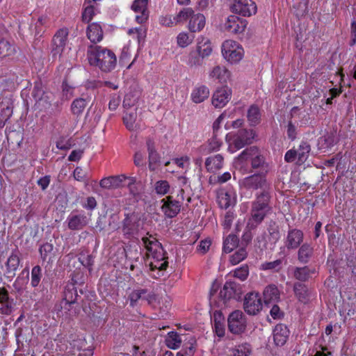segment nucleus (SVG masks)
<instances>
[{"mask_svg": "<svg viewBox=\"0 0 356 356\" xmlns=\"http://www.w3.org/2000/svg\"><path fill=\"white\" fill-rule=\"evenodd\" d=\"M231 8L234 13L245 17L254 15L257 12V6L252 0H234Z\"/></svg>", "mask_w": 356, "mask_h": 356, "instance_id": "2eb2a0df", "label": "nucleus"}, {"mask_svg": "<svg viewBox=\"0 0 356 356\" xmlns=\"http://www.w3.org/2000/svg\"><path fill=\"white\" fill-rule=\"evenodd\" d=\"M293 291L296 298L300 302L303 303L308 302L310 297V292L306 285L300 282L295 283Z\"/></svg>", "mask_w": 356, "mask_h": 356, "instance_id": "72a5a7b5", "label": "nucleus"}, {"mask_svg": "<svg viewBox=\"0 0 356 356\" xmlns=\"http://www.w3.org/2000/svg\"><path fill=\"white\" fill-rule=\"evenodd\" d=\"M223 163L224 158L220 154L209 156L205 160V167L209 172H216L220 170L223 166Z\"/></svg>", "mask_w": 356, "mask_h": 356, "instance_id": "cd10ccee", "label": "nucleus"}, {"mask_svg": "<svg viewBox=\"0 0 356 356\" xmlns=\"http://www.w3.org/2000/svg\"><path fill=\"white\" fill-rule=\"evenodd\" d=\"M147 2L148 0H135L131 6L134 12L140 13L136 16V20L139 24L145 22L148 19Z\"/></svg>", "mask_w": 356, "mask_h": 356, "instance_id": "412c9836", "label": "nucleus"}, {"mask_svg": "<svg viewBox=\"0 0 356 356\" xmlns=\"http://www.w3.org/2000/svg\"><path fill=\"white\" fill-rule=\"evenodd\" d=\"M261 112L259 107L254 104L251 105L248 110L247 118L250 125L255 126L260 122Z\"/></svg>", "mask_w": 356, "mask_h": 356, "instance_id": "e433bc0d", "label": "nucleus"}, {"mask_svg": "<svg viewBox=\"0 0 356 356\" xmlns=\"http://www.w3.org/2000/svg\"><path fill=\"white\" fill-rule=\"evenodd\" d=\"M39 252L40 253L41 259L44 261H52L55 257L54 245L53 244L48 242L44 243L40 247Z\"/></svg>", "mask_w": 356, "mask_h": 356, "instance_id": "f704fd0d", "label": "nucleus"}, {"mask_svg": "<svg viewBox=\"0 0 356 356\" xmlns=\"http://www.w3.org/2000/svg\"><path fill=\"white\" fill-rule=\"evenodd\" d=\"M127 33L129 35L132 36L134 39L137 40L140 44V42H144L146 37L147 31L143 27H139L130 29Z\"/></svg>", "mask_w": 356, "mask_h": 356, "instance_id": "49530a36", "label": "nucleus"}, {"mask_svg": "<svg viewBox=\"0 0 356 356\" xmlns=\"http://www.w3.org/2000/svg\"><path fill=\"white\" fill-rule=\"evenodd\" d=\"M88 58L91 65L97 66L104 72L113 70L117 62L115 54L101 46L91 47L88 51Z\"/></svg>", "mask_w": 356, "mask_h": 356, "instance_id": "7ed1b4c3", "label": "nucleus"}, {"mask_svg": "<svg viewBox=\"0 0 356 356\" xmlns=\"http://www.w3.org/2000/svg\"><path fill=\"white\" fill-rule=\"evenodd\" d=\"M222 144V138L220 137V134L213 133L212 138L208 141V144L202 145L200 150L202 154H209L219 150Z\"/></svg>", "mask_w": 356, "mask_h": 356, "instance_id": "a878e982", "label": "nucleus"}, {"mask_svg": "<svg viewBox=\"0 0 356 356\" xmlns=\"http://www.w3.org/2000/svg\"><path fill=\"white\" fill-rule=\"evenodd\" d=\"M232 90L227 86L217 89L212 96V104L216 108L224 107L231 99Z\"/></svg>", "mask_w": 356, "mask_h": 356, "instance_id": "f3484780", "label": "nucleus"}, {"mask_svg": "<svg viewBox=\"0 0 356 356\" xmlns=\"http://www.w3.org/2000/svg\"><path fill=\"white\" fill-rule=\"evenodd\" d=\"M238 238L234 234H229L223 241L222 250L225 253L231 252L238 245Z\"/></svg>", "mask_w": 356, "mask_h": 356, "instance_id": "4c0bfd02", "label": "nucleus"}, {"mask_svg": "<svg viewBox=\"0 0 356 356\" xmlns=\"http://www.w3.org/2000/svg\"><path fill=\"white\" fill-rule=\"evenodd\" d=\"M222 54L227 61L236 63L242 59L244 51L236 42L228 40L222 45Z\"/></svg>", "mask_w": 356, "mask_h": 356, "instance_id": "1a4fd4ad", "label": "nucleus"}, {"mask_svg": "<svg viewBox=\"0 0 356 356\" xmlns=\"http://www.w3.org/2000/svg\"><path fill=\"white\" fill-rule=\"evenodd\" d=\"M68 227L71 230H80L88 223V218L83 213H71L67 218Z\"/></svg>", "mask_w": 356, "mask_h": 356, "instance_id": "5701e85b", "label": "nucleus"}, {"mask_svg": "<svg viewBox=\"0 0 356 356\" xmlns=\"http://www.w3.org/2000/svg\"><path fill=\"white\" fill-rule=\"evenodd\" d=\"M160 156L157 152H148L149 168L154 171L156 164L159 162Z\"/></svg>", "mask_w": 356, "mask_h": 356, "instance_id": "680f3d73", "label": "nucleus"}, {"mask_svg": "<svg viewBox=\"0 0 356 356\" xmlns=\"http://www.w3.org/2000/svg\"><path fill=\"white\" fill-rule=\"evenodd\" d=\"M42 277V268L39 266H34L31 270V285L36 287L39 285Z\"/></svg>", "mask_w": 356, "mask_h": 356, "instance_id": "603ef678", "label": "nucleus"}, {"mask_svg": "<svg viewBox=\"0 0 356 356\" xmlns=\"http://www.w3.org/2000/svg\"><path fill=\"white\" fill-rule=\"evenodd\" d=\"M0 314L3 315H10L14 310L15 302L13 300L0 302Z\"/></svg>", "mask_w": 356, "mask_h": 356, "instance_id": "4d7b16f0", "label": "nucleus"}, {"mask_svg": "<svg viewBox=\"0 0 356 356\" xmlns=\"http://www.w3.org/2000/svg\"><path fill=\"white\" fill-rule=\"evenodd\" d=\"M209 77L217 79L220 83H225L229 77V73L224 66L217 65L209 72Z\"/></svg>", "mask_w": 356, "mask_h": 356, "instance_id": "2f4dec72", "label": "nucleus"}, {"mask_svg": "<svg viewBox=\"0 0 356 356\" xmlns=\"http://www.w3.org/2000/svg\"><path fill=\"white\" fill-rule=\"evenodd\" d=\"M273 212L271 195L266 194H255L254 200L251 202L250 217L248 220L247 227L254 229Z\"/></svg>", "mask_w": 356, "mask_h": 356, "instance_id": "f257e3e1", "label": "nucleus"}, {"mask_svg": "<svg viewBox=\"0 0 356 356\" xmlns=\"http://www.w3.org/2000/svg\"><path fill=\"white\" fill-rule=\"evenodd\" d=\"M87 37L92 43H97L103 39V31L100 24L92 23L88 26Z\"/></svg>", "mask_w": 356, "mask_h": 356, "instance_id": "bb28decb", "label": "nucleus"}, {"mask_svg": "<svg viewBox=\"0 0 356 356\" xmlns=\"http://www.w3.org/2000/svg\"><path fill=\"white\" fill-rule=\"evenodd\" d=\"M219 285L213 282L209 293V301L216 307L222 308L226 306L227 302L231 299L235 298L236 293V284L234 282H226L223 287L217 294Z\"/></svg>", "mask_w": 356, "mask_h": 356, "instance_id": "39448f33", "label": "nucleus"}, {"mask_svg": "<svg viewBox=\"0 0 356 356\" xmlns=\"http://www.w3.org/2000/svg\"><path fill=\"white\" fill-rule=\"evenodd\" d=\"M127 179V177L124 175L111 176L101 179L99 185L106 189L118 188L125 186Z\"/></svg>", "mask_w": 356, "mask_h": 356, "instance_id": "a211bd4d", "label": "nucleus"}, {"mask_svg": "<svg viewBox=\"0 0 356 356\" xmlns=\"http://www.w3.org/2000/svg\"><path fill=\"white\" fill-rule=\"evenodd\" d=\"M141 227L140 216L138 213L132 212L125 214L122 222V232L127 238L134 237Z\"/></svg>", "mask_w": 356, "mask_h": 356, "instance_id": "6e6552de", "label": "nucleus"}, {"mask_svg": "<svg viewBox=\"0 0 356 356\" xmlns=\"http://www.w3.org/2000/svg\"><path fill=\"white\" fill-rule=\"evenodd\" d=\"M265 172L257 173L245 177L241 181L243 186L247 189L258 191L255 194L265 193L270 195L271 184L266 179Z\"/></svg>", "mask_w": 356, "mask_h": 356, "instance_id": "423d86ee", "label": "nucleus"}, {"mask_svg": "<svg viewBox=\"0 0 356 356\" xmlns=\"http://www.w3.org/2000/svg\"><path fill=\"white\" fill-rule=\"evenodd\" d=\"M98 12V9L93 4H88L82 13V19L83 22L88 23L92 20L93 16Z\"/></svg>", "mask_w": 356, "mask_h": 356, "instance_id": "8fccbe9b", "label": "nucleus"}, {"mask_svg": "<svg viewBox=\"0 0 356 356\" xmlns=\"http://www.w3.org/2000/svg\"><path fill=\"white\" fill-rule=\"evenodd\" d=\"M73 175L74 179L79 181H85L87 178V173L81 167L75 168Z\"/></svg>", "mask_w": 356, "mask_h": 356, "instance_id": "338daca9", "label": "nucleus"}, {"mask_svg": "<svg viewBox=\"0 0 356 356\" xmlns=\"http://www.w3.org/2000/svg\"><path fill=\"white\" fill-rule=\"evenodd\" d=\"M86 101L83 98L74 99L71 105V110L74 115L79 116L82 114L86 106Z\"/></svg>", "mask_w": 356, "mask_h": 356, "instance_id": "79ce46f5", "label": "nucleus"}, {"mask_svg": "<svg viewBox=\"0 0 356 356\" xmlns=\"http://www.w3.org/2000/svg\"><path fill=\"white\" fill-rule=\"evenodd\" d=\"M213 49L210 40L203 36L197 39L196 50L192 51L188 57V63L192 66L201 65L202 60L209 56Z\"/></svg>", "mask_w": 356, "mask_h": 356, "instance_id": "0eeeda50", "label": "nucleus"}, {"mask_svg": "<svg viewBox=\"0 0 356 356\" xmlns=\"http://www.w3.org/2000/svg\"><path fill=\"white\" fill-rule=\"evenodd\" d=\"M192 14L193 9L191 8H185L181 10L175 16L173 17V20H175L177 25L189 19L190 15Z\"/></svg>", "mask_w": 356, "mask_h": 356, "instance_id": "a18cd8bd", "label": "nucleus"}, {"mask_svg": "<svg viewBox=\"0 0 356 356\" xmlns=\"http://www.w3.org/2000/svg\"><path fill=\"white\" fill-rule=\"evenodd\" d=\"M136 178L134 177H127L125 182V186L129 188V192L134 196L139 193L138 189L136 186Z\"/></svg>", "mask_w": 356, "mask_h": 356, "instance_id": "bf43d9fd", "label": "nucleus"}, {"mask_svg": "<svg viewBox=\"0 0 356 356\" xmlns=\"http://www.w3.org/2000/svg\"><path fill=\"white\" fill-rule=\"evenodd\" d=\"M129 300L131 307H134L140 300H146L148 304H150L155 300V296L148 293L146 289H137L131 292L129 295Z\"/></svg>", "mask_w": 356, "mask_h": 356, "instance_id": "6ab92c4d", "label": "nucleus"}, {"mask_svg": "<svg viewBox=\"0 0 356 356\" xmlns=\"http://www.w3.org/2000/svg\"><path fill=\"white\" fill-rule=\"evenodd\" d=\"M228 353L229 356H250L252 353V346L248 343H243L229 348Z\"/></svg>", "mask_w": 356, "mask_h": 356, "instance_id": "7c9ffc66", "label": "nucleus"}, {"mask_svg": "<svg viewBox=\"0 0 356 356\" xmlns=\"http://www.w3.org/2000/svg\"><path fill=\"white\" fill-rule=\"evenodd\" d=\"M43 99L41 101V103L36 102L35 106L39 108L40 111L47 110L50 108L51 106V101H50V97L48 94H46L43 98Z\"/></svg>", "mask_w": 356, "mask_h": 356, "instance_id": "69168bd1", "label": "nucleus"}, {"mask_svg": "<svg viewBox=\"0 0 356 356\" xmlns=\"http://www.w3.org/2000/svg\"><path fill=\"white\" fill-rule=\"evenodd\" d=\"M194 37L186 32H181L177 37V42L179 47L184 48L190 45L193 41Z\"/></svg>", "mask_w": 356, "mask_h": 356, "instance_id": "c03bdc74", "label": "nucleus"}, {"mask_svg": "<svg viewBox=\"0 0 356 356\" xmlns=\"http://www.w3.org/2000/svg\"><path fill=\"white\" fill-rule=\"evenodd\" d=\"M15 51L14 47L10 42L4 39L0 38V57H6L11 55Z\"/></svg>", "mask_w": 356, "mask_h": 356, "instance_id": "09e8293b", "label": "nucleus"}, {"mask_svg": "<svg viewBox=\"0 0 356 356\" xmlns=\"http://www.w3.org/2000/svg\"><path fill=\"white\" fill-rule=\"evenodd\" d=\"M161 210L165 218H172L175 217L180 211L181 203L174 200L172 196H167L161 200Z\"/></svg>", "mask_w": 356, "mask_h": 356, "instance_id": "ddd939ff", "label": "nucleus"}, {"mask_svg": "<svg viewBox=\"0 0 356 356\" xmlns=\"http://www.w3.org/2000/svg\"><path fill=\"white\" fill-rule=\"evenodd\" d=\"M218 200L220 207L222 209H227L234 202V197L228 192L221 193Z\"/></svg>", "mask_w": 356, "mask_h": 356, "instance_id": "a19ab883", "label": "nucleus"}, {"mask_svg": "<svg viewBox=\"0 0 356 356\" xmlns=\"http://www.w3.org/2000/svg\"><path fill=\"white\" fill-rule=\"evenodd\" d=\"M77 296V291L74 286L72 289L67 288L64 292V300L69 305L74 303Z\"/></svg>", "mask_w": 356, "mask_h": 356, "instance_id": "6e6d98bb", "label": "nucleus"}, {"mask_svg": "<svg viewBox=\"0 0 356 356\" xmlns=\"http://www.w3.org/2000/svg\"><path fill=\"white\" fill-rule=\"evenodd\" d=\"M289 331L284 324H278L273 330V339L277 346H283L289 337Z\"/></svg>", "mask_w": 356, "mask_h": 356, "instance_id": "393cba45", "label": "nucleus"}, {"mask_svg": "<svg viewBox=\"0 0 356 356\" xmlns=\"http://www.w3.org/2000/svg\"><path fill=\"white\" fill-rule=\"evenodd\" d=\"M136 112L126 113L123 117L124 123L129 130H134L136 128Z\"/></svg>", "mask_w": 356, "mask_h": 356, "instance_id": "5fc2aeb1", "label": "nucleus"}, {"mask_svg": "<svg viewBox=\"0 0 356 356\" xmlns=\"http://www.w3.org/2000/svg\"><path fill=\"white\" fill-rule=\"evenodd\" d=\"M304 234L303 232L297 229H292L289 230L285 245L288 249H296L300 246L303 241Z\"/></svg>", "mask_w": 356, "mask_h": 356, "instance_id": "aec40b11", "label": "nucleus"}, {"mask_svg": "<svg viewBox=\"0 0 356 356\" xmlns=\"http://www.w3.org/2000/svg\"><path fill=\"white\" fill-rule=\"evenodd\" d=\"M222 316L220 314H214V320L213 327L216 332V334L219 337H222L225 335V324L221 321Z\"/></svg>", "mask_w": 356, "mask_h": 356, "instance_id": "ea45409f", "label": "nucleus"}, {"mask_svg": "<svg viewBox=\"0 0 356 356\" xmlns=\"http://www.w3.org/2000/svg\"><path fill=\"white\" fill-rule=\"evenodd\" d=\"M282 260L276 259L273 261L265 262L261 264V269L264 270H273L277 272L282 268Z\"/></svg>", "mask_w": 356, "mask_h": 356, "instance_id": "864d4df0", "label": "nucleus"}, {"mask_svg": "<svg viewBox=\"0 0 356 356\" xmlns=\"http://www.w3.org/2000/svg\"><path fill=\"white\" fill-rule=\"evenodd\" d=\"M206 24V19L203 14L195 13L193 10V14L190 15L188 19V28L191 32L196 33L201 31Z\"/></svg>", "mask_w": 356, "mask_h": 356, "instance_id": "4be33fe9", "label": "nucleus"}, {"mask_svg": "<svg viewBox=\"0 0 356 356\" xmlns=\"http://www.w3.org/2000/svg\"><path fill=\"white\" fill-rule=\"evenodd\" d=\"M247 251L245 248H239L235 253L230 256L229 261L232 265H236L247 257Z\"/></svg>", "mask_w": 356, "mask_h": 356, "instance_id": "de8ad7c7", "label": "nucleus"}, {"mask_svg": "<svg viewBox=\"0 0 356 356\" xmlns=\"http://www.w3.org/2000/svg\"><path fill=\"white\" fill-rule=\"evenodd\" d=\"M47 94L43 90L42 85L40 82H35L32 92V96L34 98L35 103H41L43 97Z\"/></svg>", "mask_w": 356, "mask_h": 356, "instance_id": "3c124183", "label": "nucleus"}, {"mask_svg": "<svg viewBox=\"0 0 356 356\" xmlns=\"http://www.w3.org/2000/svg\"><path fill=\"white\" fill-rule=\"evenodd\" d=\"M263 295L266 304L275 302L280 299V291L275 284L267 286L264 290Z\"/></svg>", "mask_w": 356, "mask_h": 356, "instance_id": "c85d7f7f", "label": "nucleus"}, {"mask_svg": "<svg viewBox=\"0 0 356 356\" xmlns=\"http://www.w3.org/2000/svg\"><path fill=\"white\" fill-rule=\"evenodd\" d=\"M249 275L248 266H243L240 268H236L234 271V276L241 281H244L247 279Z\"/></svg>", "mask_w": 356, "mask_h": 356, "instance_id": "052dcab7", "label": "nucleus"}, {"mask_svg": "<svg viewBox=\"0 0 356 356\" xmlns=\"http://www.w3.org/2000/svg\"><path fill=\"white\" fill-rule=\"evenodd\" d=\"M173 163H175L178 167L184 169L188 170L190 165V161L188 156H183L181 158H176L172 160Z\"/></svg>", "mask_w": 356, "mask_h": 356, "instance_id": "0e129e2a", "label": "nucleus"}, {"mask_svg": "<svg viewBox=\"0 0 356 356\" xmlns=\"http://www.w3.org/2000/svg\"><path fill=\"white\" fill-rule=\"evenodd\" d=\"M154 191L159 195H165L170 193V186L166 180H159L154 184Z\"/></svg>", "mask_w": 356, "mask_h": 356, "instance_id": "37998d69", "label": "nucleus"}, {"mask_svg": "<svg viewBox=\"0 0 356 356\" xmlns=\"http://www.w3.org/2000/svg\"><path fill=\"white\" fill-rule=\"evenodd\" d=\"M165 343L171 349L178 348L181 343L180 336L175 332H170L165 339Z\"/></svg>", "mask_w": 356, "mask_h": 356, "instance_id": "58836bf2", "label": "nucleus"}, {"mask_svg": "<svg viewBox=\"0 0 356 356\" xmlns=\"http://www.w3.org/2000/svg\"><path fill=\"white\" fill-rule=\"evenodd\" d=\"M143 245L147 252V256L152 259L149 263L152 270H159L163 271L168 266V261L165 260V251L161 244L152 236L142 238Z\"/></svg>", "mask_w": 356, "mask_h": 356, "instance_id": "f03ea898", "label": "nucleus"}, {"mask_svg": "<svg viewBox=\"0 0 356 356\" xmlns=\"http://www.w3.org/2000/svg\"><path fill=\"white\" fill-rule=\"evenodd\" d=\"M247 26V21L236 15H229L223 24L222 29L229 33H242Z\"/></svg>", "mask_w": 356, "mask_h": 356, "instance_id": "4468645a", "label": "nucleus"}, {"mask_svg": "<svg viewBox=\"0 0 356 356\" xmlns=\"http://www.w3.org/2000/svg\"><path fill=\"white\" fill-rule=\"evenodd\" d=\"M120 102L121 99L119 95L116 94L112 95L109 101L108 108L111 111H115L120 105Z\"/></svg>", "mask_w": 356, "mask_h": 356, "instance_id": "774afa93", "label": "nucleus"}, {"mask_svg": "<svg viewBox=\"0 0 356 356\" xmlns=\"http://www.w3.org/2000/svg\"><path fill=\"white\" fill-rule=\"evenodd\" d=\"M248 162L253 170H260L261 172L267 173L270 170L268 163L266 161L264 156L257 147L252 146L244 149L237 157L236 163L241 168L243 163Z\"/></svg>", "mask_w": 356, "mask_h": 356, "instance_id": "20e7f679", "label": "nucleus"}, {"mask_svg": "<svg viewBox=\"0 0 356 356\" xmlns=\"http://www.w3.org/2000/svg\"><path fill=\"white\" fill-rule=\"evenodd\" d=\"M256 136L253 129L238 130L233 139V145L236 149H240L248 144L252 143Z\"/></svg>", "mask_w": 356, "mask_h": 356, "instance_id": "dca6fc26", "label": "nucleus"}, {"mask_svg": "<svg viewBox=\"0 0 356 356\" xmlns=\"http://www.w3.org/2000/svg\"><path fill=\"white\" fill-rule=\"evenodd\" d=\"M263 307L262 300L259 293H248L244 299L243 308L250 315L257 314Z\"/></svg>", "mask_w": 356, "mask_h": 356, "instance_id": "f8f14e48", "label": "nucleus"}, {"mask_svg": "<svg viewBox=\"0 0 356 356\" xmlns=\"http://www.w3.org/2000/svg\"><path fill=\"white\" fill-rule=\"evenodd\" d=\"M19 264V259L16 254L12 253L8 257L6 266L9 271L17 270Z\"/></svg>", "mask_w": 356, "mask_h": 356, "instance_id": "13d9d810", "label": "nucleus"}, {"mask_svg": "<svg viewBox=\"0 0 356 356\" xmlns=\"http://www.w3.org/2000/svg\"><path fill=\"white\" fill-rule=\"evenodd\" d=\"M0 111H1V113H0V116L2 118V120H7L10 118V117L13 114V107L10 105H5L3 103L0 104Z\"/></svg>", "mask_w": 356, "mask_h": 356, "instance_id": "e2e57ef3", "label": "nucleus"}, {"mask_svg": "<svg viewBox=\"0 0 356 356\" xmlns=\"http://www.w3.org/2000/svg\"><path fill=\"white\" fill-rule=\"evenodd\" d=\"M210 95L209 89L204 85L195 86L191 92V98L193 102L200 104L208 99Z\"/></svg>", "mask_w": 356, "mask_h": 356, "instance_id": "b1692460", "label": "nucleus"}, {"mask_svg": "<svg viewBox=\"0 0 356 356\" xmlns=\"http://www.w3.org/2000/svg\"><path fill=\"white\" fill-rule=\"evenodd\" d=\"M316 273L315 268H311L307 266L303 267H295L293 269V277L301 282L308 280L312 274Z\"/></svg>", "mask_w": 356, "mask_h": 356, "instance_id": "c756f323", "label": "nucleus"}, {"mask_svg": "<svg viewBox=\"0 0 356 356\" xmlns=\"http://www.w3.org/2000/svg\"><path fill=\"white\" fill-rule=\"evenodd\" d=\"M313 247L309 243L302 244L298 252V259L302 264H307L313 256Z\"/></svg>", "mask_w": 356, "mask_h": 356, "instance_id": "473e14b6", "label": "nucleus"}, {"mask_svg": "<svg viewBox=\"0 0 356 356\" xmlns=\"http://www.w3.org/2000/svg\"><path fill=\"white\" fill-rule=\"evenodd\" d=\"M69 31L66 28L60 29L54 34L51 44V54L54 58H60L67 42Z\"/></svg>", "mask_w": 356, "mask_h": 356, "instance_id": "9d476101", "label": "nucleus"}, {"mask_svg": "<svg viewBox=\"0 0 356 356\" xmlns=\"http://www.w3.org/2000/svg\"><path fill=\"white\" fill-rule=\"evenodd\" d=\"M311 150L310 145L306 142H302L297 149H295L297 156V163L302 164L309 156Z\"/></svg>", "mask_w": 356, "mask_h": 356, "instance_id": "c9c22d12", "label": "nucleus"}, {"mask_svg": "<svg viewBox=\"0 0 356 356\" xmlns=\"http://www.w3.org/2000/svg\"><path fill=\"white\" fill-rule=\"evenodd\" d=\"M227 325L232 334H240L245 332L247 327L245 315L240 310L232 312L228 316Z\"/></svg>", "mask_w": 356, "mask_h": 356, "instance_id": "9b49d317", "label": "nucleus"}]
</instances>
